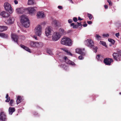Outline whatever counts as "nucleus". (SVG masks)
Listing matches in <instances>:
<instances>
[{"instance_id":"obj_45","label":"nucleus","mask_w":121,"mask_h":121,"mask_svg":"<svg viewBox=\"0 0 121 121\" xmlns=\"http://www.w3.org/2000/svg\"><path fill=\"white\" fill-rule=\"evenodd\" d=\"M87 23L88 24H91L92 23V22L91 21H87Z\"/></svg>"},{"instance_id":"obj_33","label":"nucleus","mask_w":121,"mask_h":121,"mask_svg":"<svg viewBox=\"0 0 121 121\" xmlns=\"http://www.w3.org/2000/svg\"><path fill=\"white\" fill-rule=\"evenodd\" d=\"M99 43L100 44L102 45L103 46H106V43L105 42L102 41H100Z\"/></svg>"},{"instance_id":"obj_7","label":"nucleus","mask_w":121,"mask_h":121,"mask_svg":"<svg viewBox=\"0 0 121 121\" xmlns=\"http://www.w3.org/2000/svg\"><path fill=\"white\" fill-rule=\"evenodd\" d=\"M30 46L33 47L39 48L42 47L43 43L41 42L32 41L30 43Z\"/></svg>"},{"instance_id":"obj_42","label":"nucleus","mask_w":121,"mask_h":121,"mask_svg":"<svg viewBox=\"0 0 121 121\" xmlns=\"http://www.w3.org/2000/svg\"><path fill=\"white\" fill-rule=\"evenodd\" d=\"M68 22L69 23H71L73 22V20L72 19H69L68 21Z\"/></svg>"},{"instance_id":"obj_34","label":"nucleus","mask_w":121,"mask_h":121,"mask_svg":"<svg viewBox=\"0 0 121 121\" xmlns=\"http://www.w3.org/2000/svg\"><path fill=\"white\" fill-rule=\"evenodd\" d=\"M14 102V100L12 99L10 100V101L9 102V104L10 105V106H13V103Z\"/></svg>"},{"instance_id":"obj_8","label":"nucleus","mask_w":121,"mask_h":121,"mask_svg":"<svg viewBox=\"0 0 121 121\" xmlns=\"http://www.w3.org/2000/svg\"><path fill=\"white\" fill-rule=\"evenodd\" d=\"M52 36V40L56 41L59 40L61 37V34L59 32H56L53 34Z\"/></svg>"},{"instance_id":"obj_57","label":"nucleus","mask_w":121,"mask_h":121,"mask_svg":"<svg viewBox=\"0 0 121 121\" xmlns=\"http://www.w3.org/2000/svg\"><path fill=\"white\" fill-rule=\"evenodd\" d=\"M19 32V30H18V32Z\"/></svg>"},{"instance_id":"obj_36","label":"nucleus","mask_w":121,"mask_h":121,"mask_svg":"<svg viewBox=\"0 0 121 121\" xmlns=\"http://www.w3.org/2000/svg\"><path fill=\"white\" fill-rule=\"evenodd\" d=\"M107 1L109 4V5L111 6L112 5V3L111 2V1L110 0H108Z\"/></svg>"},{"instance_id":"obj_3","label":"nucleus","mask_w":121,"mask_h":121,"mask_svg":"<svg viewBox=\"0 0 121 121\" xmlns=\"http://www.w3.org/2000/svg\"><path fill=\"white\" fill-rule=\"evenodd\" d=\"M61 43V44L67 46H70L72 44L71 40L65 37L62 39Z\"/></svg>"},{"instance_id":"obj_1","label":"nucleus","mask_w":121,"mask_h":121,"mask_svg":"<svg viewBox=\"0 0 121 121\" xmlns=\"http://www.w3.org/2000/svg\"><path fill=\"white\" fill-rule=\"evenodd\" d=\"M84 43L88 47L92 48L94 52L95 53L97 52V47L94 46V43L92 40L91 39H88L85 41Z\"/></svg>"},{"instance_id":"obj_14","label":"nucleus","mask_w":121,"mask_h":121,"mask_svg":"<svg viewBox=\"0 0 121 121\" xmlns=\"http://www.w3.org/2000/svg\"><path fill=\"white\" fill-rule=\"evenodd\" d=\"M64 59L65 62L67 64H70L72 65H75V64L73 62L68 59L66 56H65Z\"/></svg>"},{"instance_id":"obj_13","label":"nucleus","mask_w":121,"mask_h":121,"mask_svg":"<svg viewBox=\"0 0 121 121\" xmlns=\"http://www.w3.org/2000/svg\"><path fill=\"white\" fill-rule=\"evenodd\" d=\"M112 59L106 58L104 59V61L106 65H110L111 62H112Z\"/></svg>"},{"instance_id":"obj_37","label":"nucleus","mask_w":121,"mask_h":121,"mask_svg":"<svg viewBox=\"0 0 121 121\" xmlns=\"http://www.w3.org/2000/svg\"><path fill=\"white\" fill-rule=\"evenodd\" d=\"M73 21L75 22H76L78 21L77 18L76 17H73Z\"/></svg>"},{"instance_id":"obj_49","label":"nucleus","mask_w":121,"mask_h":121,"mask_svg":"<svg viewBox=\"0 0 121 121\" xmlns=\"http://www.w3.org/2000/svg\"><path fill=\"white\" fill-rule=\"evenodd\" d=\"M33 37L34 38H35V39L36 40H37V37L36 36L34 35L33 36Z\"/></svg>"},{"instance_id":"obj_27","label":"nucleus","mask_w":121,"mask_h":121,"mask_svg":"<svg viewBox=\"0 0 121 121\" xmlns=\"http://www.w3.org/2000/svg\"><path fill=\"white\" fill-rule=\"evenodd\" d=\"M34 3V0H28V4L29 5H32Z\"/></svg>"},{"instance_id":"obj_30","label":"nucleus","mask_w":121,"mask_h":121,"mask_svg":"<svg viewBox=\"0 0 121 121\" xmlns=\"http://www.w3.org/2000/svg\"><path fill=\"white\" fill-rule=\"evenodd\" d=\"M60 67H61L63 68L65 70H67L68 68V67L65 65H60Z\"/></svg>"},{"instance_id":"obj_43","label":"nucleus","mask_w":121,"mask_h":121,"mask_svg":"<svg viewBox=\"0 0 121 121\" xmlns=\"http://www.w3.org/2000/svg\"><path fill=\"white\" fill-rule=\"evenodd\" d=\"M14 3L16 4H17L18 3V1L17 0H14Z\"/></svg>"},{"instance_id":"obj_28","label":"nucleus","mask_w":121,"mask_h":121,"mask_svg":"<svg viewBox=\"0 0 121 121\" xmlns=\"http://www.w3.org/2000/svg\"><path fill=\"white\" fill-rule=\"evenodd\" d=\"M70 26H73V29L77 28L78 27V26L77 25H75L74 23H73L71 24Z\"/></svg>"},{"instance_id":"obj_32","label":"nucleus","mask_w":121,"mask_h":121,"mask_svg":"<svg viewBox=\"0 0 121 121\" xmlns=\"http://www.w3.org/2000/svg\"><path fill=\"white\" fill-rule=\"evenodd\" d=\"M95 37L98 40H101V37L99 35H96Z\"/></svg>"},{"instance_id":"obj_31","label":"nucleus","mask_w":121,"mask_h":121,"mask_svg":"<svg viewBox=\"0 0 121 121\" xmlns=\"http://www.w3.org/2000/svg\"><path fill=\"white\" fill-rule=\"evenodd\" d=\"M108 41L113 44H114L115 43V41L114 40L110 38L108 39Z\"/></svg>"},{"instance_id":"obj_39","label":"nucleus","mask_w":121,"mask_h":121,"mask_svg":"<svg viewBox=\"0 0 121 121\" xmlns=\"http://www.w3.org/2000/svg\"><path fill=\"white\" fill-rule=\"evenodd\" d=\"M7 99L5 100V101L6 102H8L10 100V97H9V98H6Z\"/></svg>"},{"instance_id":"obj_47","label":"nucleus","mask_w":121,"mask_h":121,"mask_svg":"<svg viewBox=\"0 0 121 121\" xmlns=\"http://www.w3.org/2000/svg\"><path fill=\"white\" fill-rule=\"evenodd\" d=\"M77 23L78 24V27L79 26H81V23H79L78 22H77Z\"/></svg>"},{"instance_id":"obj_23","label":"nucleus","mask_w":121,"mask_h":121,"mask_svg":"<svg viewBox=\"0 0 121 121\" xmlns=\"http://www.w3.org/2000/svg\"><path fill=\"white\" fill-rule=\"evenodd\" d=\"M7 29V27L6 26H0V31L2 32L5 30Z\"/></svg>"},{"instance_id":"obj_24","label":"nucleus","mask_w":121,"mask_h":121,"mask_svg":"<svg viewBox=\"0 0 121 121\" xmlns=\"http://www.w3.org/2000/svg\"><path fill=\"white\" fill-rule=\"evenodd\" d=\"M0 36L4 38H8V35L7 34L4 33H0Z\"/></svg>"},{"instance_id":"obj_40","label":"nucleus","mask_w":121,"mask_h":121,"mask_svg":"<svg viewBox=\"0 0 121 121\" xmlns=\"http://www.w3.org/2000/svg\"><path fill=\"white\" fill-rule=\"evenodd\" d=\"M109 35L108 34H104L102 36L104 37H107L109 36Z\"/></svg>"},{"instance_id":"obj_9","label":"nucleus","mask_w":121,"mask_h":121,"mask_svg":"<svg viewBox=\"0 0 121 121\" xmlns=\"http://www.w3.org/2000/svg\"><path fill=\"white\" fill-rule=\"evenodd\" d=\"M42 27L40 25H38L35 29V32L36 34L39 36L41 35L42 32Z\"/></svg>"},{"instance_id":"obj_11","label":"nucleus","mask_w":121,"mask_h":121,"mask_svg":"<svg viewBox=\"0 0 121 121\" xmlns=\"http://www.w3.org/2000/svg\"><path fill=\"white\" fill-rule=\"evenodd\" d=\"M7 119L5 113L4 111H1L0 113V120L1 121H6Z\"/></svg>"},{"instance_id":"obj_35","label":"nucleus","mask_w":121,"mask_h":121,"mask_svg":"<svg viewBox=\"0 0 121 121\" xmlns=\"http://www.w3.org/2000/svg\"><path fill=\"white\" fill-rule=\"evenodd\" d=\"M87 17L89 18V19L91 20L92 18V16L91 14H87Z\"/></svg>"},{"instance_id":"obj_10","label":"nucleus","mask_w":121,"mask_h":121,"mask_svg":"<svg viewBox=\"0 0 121 121\" xmlns=\"http://www.w3.org/2000/svg\"><path fill=\"white\" fill-rule=\"evenodd\" d=\"M14 21V18L13 17H10L9 18L7 17L4 22L7 24L10 25L13 23Z\"/></svg>"},{"instance_id":"obj_50","label":"nucleus","mask_w":121,"mask_h":121,"mask_svg":"<svg viewBox=\"0 0 121 121\" xmlns=\"http://www.w3.org/2000/svg\"><path fill=\"white\" fill-rule=\"evenodd\" d=\"M9 95H8V94H6V96L5 97V98H9Z\"/></svg>"},{"instance_id":"obj_2","label":"nucleus","mask_w":121,"mask_h":121,"mask_svg":"<svg viewBox=\"0 0 121 121\" xmlns=\"http://www.w3.org/2000/svg\"><path fill=\"white\" fill-rule=\"evenodd\" d=\"M21 22L26 28L29 26V22L28 19L26 16L22 15L20 17Z\"/></svg>"},{"instance_id":"obj_18","label":"nucleus","mask_w":121,"mask_h":121,"mask_svg":"<svg viewBox=\"0 0 121 121\" xmlns=\"http://www.w3.org/2000/svg\"><path fill=\"white\" fill-rule=\"evenodd\" d=\"M37 17L39 18H40L43 17H44V15L43 12H39L37 13Z\"/></svg>"},{"instance_id":"obj_12","label":"nucleus","mask_w":121,"mask_h":121,"mask_svg":"<svg viewBox=\"0 0 121 121\" xmlns=\"http://www.w3.org/2000/svg\"><path fill=\"white\" fill-rule=\"evenodd\" d=\"M27 9L29 13L32 15L35 12L37 9V7H30L27 8Z\"/></svg>"},{"instance_id":"obj_51","label":"nucleus","mask_w":121,"mask_h":121,"mask_svg":"<svg viewBox=\"0 0 121 121\" xmlns=\"http://www.w3.org/2000/svg\"><path fill=\"white\" fill-rule=\"evenodd\" d=\"M104 7L105 9H106L108 8V6L107 5H105L104 6Z\"/></svg>"},{"instance_id":"obj_44","label":"nucleus","mask_w":121,"mask_h":121,"mask_svg":"<svg viewBox=\"0 0 121 121\" xmlns=\"http://www.w3.org/2000/svg\"><path fill=\"white\" fill-rule=\"evenodd\" d=\"M67 52L68 55L71 56H72V54L70 52H69L68 51H67Z\"/></svg>"},{"instance_id":"obj_25","label":"nucleus","mask_w":121,"mask_h":121,"mask_svg":"<svg viewBox=\"0 0 121 121\" xmlns=\"http://www.w3.org/2000/svg\"><path fill=\"white\" fill-rule=\"evenodd\" d=\"M96 59L98 60L101 61L103 59V57L99 55H98L96 57Z\"/></svg>"},{"instance_id":"obj_6","label":"nucleus","mask_w":121,"mask_h":121,"mask_svg":"<svg viewBox=\"0 0 121 121\" xmlns=\"http://www.w3.org/2000/svg\"><path fill=\"white\" fill-rule=\"evenodd\" d=\"M54 33L53 29L51 26H48L46 28L45 33L47 37L53 34Z\"/></svg>"},{"instance_id":"obj_38","label":"nucleus","mask_w":121,"mask_h":121,"mask_svg":"<svg viewBox=\"0 0 121 121\" xmlns=\"http://www.w3.org/2000/svg\"><path fill=\"white\" fill-rule=\"evenodd\" d=\"M47 51V53H49V54H51L52 53V51L50 50H48Z\"/></svg>"},{"instance_id":"obj_17","label":"nucleus","mask_w":121,"mask_h":121,"mask_svg":"<svg viewBox=\"0 0 121 121\" xmlns=\"http://www.w3.org/2000/svg\"><path fill=\"white\" fill-rule=\"evenodd\" d=\"M0 14L1 15L4 17L7 18L9 15V13L4 11L1 12Z\"/></svg>"},{"instance_id":"obj_22","label":"nucleus","mask_w":121,"mask_h":121,"mask_svg":"<svg viewBox=\"0 0 121 121\" xmlns=\"http://www.w3.org/2000/svg\"><path fill=\"white\" fill-rule=\"evenodd\" d=\"M59 33L60 34H61V35H65L66 34V32L62 28H60L59 30Z\"/></svg>"},{"instance_id":"obj_16","label":"nucleus","mask_w":121,"mask_h":121,"mask_svg":"<svg viewBox=\"0 0 121 121\" xmlns=\"http://www.w3.org/2000/svg\"><path fill=\"white\" fill-rule=\"evenodd\" d=\"M11 38L14 41L18 44L17 40L18 38V36L15 34H12Z\"/></svg>"},{"instance_id":"obj_53","label":"nucleus","mask_w":121,"mask_h":121,"mask_svg":"<svg viewBox=\"0 0 121 121\" xmlns=\"http://www.w3.org/2000/svg\"><path fill=\"white\" fill-rule=\"evenodd\" d=\"M83 19L79 17H78V20L80 21L82 20Z\"/></svg>"},{"instance_id":"obj_46","label":"nucleus","mask_w":121,"mask_h":121,"mask_svg":"<svg viewBox=\"0 0 121 121\" xmlns=\"http://www.w3.org/2000/svg\"><path fill=\"white\" fill-rule=\"evenodd\" d=\"M119 35V33H116L115 34L116 36L117 37H118Z\"/></svg>"},{"instance_id":"obj_41","label":"nucleus","mask_w":121,"mask_h":121,"mask_svg":"<svg viewBox=\"0 0 121 121\" xmlns=\"http://www.w3.org/2000/svg\"><path fill=\"white\" fill-rule=\"evenodd\" d=\"M84 58V57H82V56H80L78 57V58L80 60H82Z\"/></svg>"},{"instance_id":"obj_55","label":"nucleus","mask_w":121,"mask_h":121,"mask_svg":"<svg viewBox=\"0 0 121 121\" xmlns=\"http://www.w3.org/2000/svg\"><path fill=\"white\" fill-rule=\"evenodd\" d=\"M109 45L110 46H112V44H110Z\"/></svg>"},{"instance_id":"obj_21","label":"nucleus","mask_w":121,"mask_h":121,"mask_svg":"<svg viewBox=\"0 0 121 121\" xmlns=\"http://www.w3.org/2000/svg\"><path fill=\"white\" fill-rule=\"evenodd\" d=\"M21 47L28 52H31L30 50L28 47L24 46V45L21 44L20 45Z\"/></svg>"},{"instance_id":"obj_19","label":"nucleus","mask_w":121,"mask_h":121,"mask_svg":"<svg viewBox=\"0 0 121 121\" xmlns=\"http://www.w3.org/2000/svg\"><path fill=\"white\" fill-rule=\"evenodd\" d=\"M24 11L25 10L23 8H18L16 9L17 13H18L22 14Z\"/></svg>"},{"instance_id":"obj_20","label":"nucleus","mask_w":121,"mask_h":121,"mask_svg":"<svg viewBox=\"0 0 121 121\" xmlns=\"http://www.w3.org/2000/svg\"><path fill=\"white\" fill-rule=\"evenodd\" d=\"M15 110V108L13 107H10L9 109V114L12 115L14 112Z\"/></svg>"},{"instance_id":"obj_48","label":"nucleus","mask_w":121,"mask_h":121,"mask_svg":"<svg viewBox=\"0 0 121 121\" xmlns=\"http://www.w3.org/2000/svg\"><path fill=\"white\" fill-rule=\"evenodd\" d=\"M58 8L60 9H61L62 8V7L61 6H58Z\"/></svg>"},{"instance_id":"obj_56","label":"nucleus","mask_w":121,"mask_h":121,"mask_svg":"<svg viewBox=\"0 0 121 121\" xmlns=\"http://www.w3.org/2000/svg\"><path fill=\"white\" fill-rule=\"evenodd\" d=\"M119 94L120 95H121V92H120Z\"/></svg>"},{"instance_id":"obj_52","label":"nucleus","mask_w":121,"mask_h":121,"mask_svg":"<svg viewBox=\"0 0 121 121\" xmlns=\"http://www.w3.org/2000/svg\"><path fill=\"white\" fill-rule=\"evenodd\" d=\"M87 25V24L86 23H85L83 25V26L84 27H85Z\"/></svg>"},{"instance_id":"obj_15","label":"nucleus","mask_w":121,"mask_h":121,"mask_svg":"<svg viewBox=\"0 0 121 121\" xmlns=\"http://www.w3.org/2000/svg\"><path fill=\"white\" fill-rule=\"evenodd\" d=\"M84 50V48L83 50L82 49L78 48L76 49V53L81 54L83 56H85V54L83 52V51Z\"/></svg>"},{"instance_id":"obj_4","label":"nucleus","mask_w":121,"mask_h":121,"mask_svg":"<svg viewBox=\"0 0 121 121\" xmlns=\"http://www.w3.org/2000/svg\"><path fill=\"white\" fill-rule=\"evenodd\" d=\"M4 7L5 9L9 12L10 13H12L13 12V9L11 7L10 4L8 2H6L4 3Z\"/></svg>"},{"instance_id":"obj_26","label":"nucleus","mask_w":121,"mask_h":121,"mask_svg":"<svg viewBox=\"0 0 121 121\" xmlns=\"http://www.w3.org/2000/svg\"><path fill=\"white\" fill-rule=\"evenodd\" d=\"M58 22L56 20H53L52 22V24L55 26H58Z\"/></svg>"},{"instance_id":"obj_54","label":"nucleus","mask_w":121,"mask_h":121,"mask_svg":"<svg viewBox=\"0 0 121 121\" xmlns=\"http://www.w3.org/2000/svg\"><path fill=\"white\" fill-rule=\"evenodd\" d=\"M72 3H73V2L72 1V0H68Z\"/></svg>"},{"instance_id":"obj_29","label":"nucleus","mask_w":121,"mask_h":121,"mask_svg":"<svg viewBox=\"0 0 121 121\" xmlns=\"http://www.w3.org/2000/svg\"><path fill=\"white\" fill-rule=\"evenodd\" d=\"M21 97L20 96H18L17 97V104H19L21 102Z\"/></svg>"},{"instance_id":"obj_5","label":"nucleus","mask_w":121,"mask_h":121,"mask_svg":"<svg viewBox=\"0 0 121 121\" xmlns=\"http://www.w3.org/2000/svg\"><path fill=\"white\" fill-rule=\"evenodd\" d=\"M112 55L115 60L117 61H120L121 59V51L118 52L117 53L114 52Z\"/></svg>"}]
</instances>
